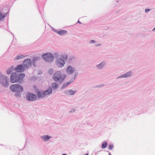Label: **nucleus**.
Masks as SVG:
<instances>
[{"label": "nucleus", "mask_w": 155, "mask_h": 155, "mask_svg": "<svg viewBox=\"0 0 155 155\" xmlns=\"http://www.w3.org/2000/svg\"><path fill=\"white\" fill-rule=\"evenodd\" d=\"M114 148V145L113 144H109V145L108 149L110 150Z\"/></svg>", "instance_id": "28"}, {"label": "nucleus", "mask_w": 155, "mask_h": 155, "mask_svg": "<svg viewBox=\"0 0 155 155\" xmlns=\"http://www.w3.org/2000/svg\"><path fill=\"white\" fill-rule=\"evenodd\" d=\"M37 95L32 93L28 92L26 94V98L29 101H34L36 100Z\"/></svg>", "instance_id": "6"}, {"label": "nucleus", "mask_w": 155, "mask_h": 155, "mask_svg": "<svg viewBox=\"0 0 155 155\" xmlns=\"http://www.w3.org/2000/svg\"><path fill=\"white\" fill-rule=\"evenodd\" d=\"M25 69V67L22 64L17 65L16 68H14V70L16 72L22 73L24 71Z\"/></svg>", "instance_id": "8"}, {"label": "nucleus", "mask_w": 155, "mask_h": 155, "mask_svg": "<svg viewBox=\"0 0 155 155\" xmlns=\"http://www.w3.org/2000/svg\"><path fill=\"white\" fill-rule=\"evenodd\" d=\"M75 70V68L71 65L68 66L66 69V72L68 74H72Z\"/></svg>", "instance_id": "12"}, {"label": "nucleus", "mask_w": 155, "mask_h": 155, "mask_svg": "<svg viewBox=\"0 0 155 155\" xmlns=\"http://www.w3.org/2000/svg\"><path fill=\"white\" fill-rule=\"evenodd\" d=\"M101 44H98L95 45V46L96 47H98V46H101Z\"/></svg>", "instance_id": "36"}, {"label": "nucleus", "mask_w": 155, "mask_h": 155, "mask_svg": "<svg viewBox=\"0 0 155 155\" xmlns=\"http://www.w3.org/2000/svg\"><path fill=\"white\" fill-rule=\"evenodd\" d=\"M104 84H100V85H96V86H95V87H99V88H101L102 87H103V86H104Z\"/></svg>", "instance_id": "29"}, {"label": "nucleus", "mask_w": 155, "mask_h": 155, "mask_svg": "<svg viewBox=\"0 0 155 155\" xmlns=\"http://www.w3.org/2000/svg\"><path fill=\"white\" fill-rule=\"evenodd\" d=\"M78 72H76L74 75V77H72V78L74 80L76 78V77L78 76Z\"/></svg>", "instance_id": "30"}, {"label": "nucleus", "mask_w": 155, "mask_h": 155, "mask_svg": "<svg viewBox=\"0 0 155 155\" xmlns=\"http://www.w3.org/2000/svg\"><path fill=\"white\" fill-rule=\"evenodd\" d=\"M41 58L40 57L37 56L35 57L31 61L32 64L35 67H36L35 65V62L37 61L40 60Z\"/></svg>", "instance_id": "15"}, {"label": "nucleus", "mask_w": 155, "mask_h": 155, "mask_svg": "<svg viewBox=\"0 0 155 155\" xmlns=\"http://www.w3.org/2000/svg\"><path fill=\"white\" fill-rule=\"evenodd\" d=\"M36 93L38 97V99L43 98L45 97V95L43 94V91H39L38 90Z\"/></svg>", "instance_id": "16"}, {"label": "nucleus", "mask_w": 155, "mask_h": 155, "mask_svg": "<svg viewBox=\"0 0 155 155\" xmlns=\"http://www.w3.org/2000/svg\"><path fill=\"white\" fill-rule=\"evenodd\" d=\"M52 92V89L51 87L49 86L46 91H43V94L45 95V97L47 95L51 94Z\"/></svg>", "instance_id": "13"}, {"label": "nucleus", "mask_w": 155, "mask_h": 155, "mask_svg": "<svg viewBox=\"0 0 155 155\" xmlns=\"http://www.w3.org/2000/svg\"><path fill=\"white\" fill-rule=\"evenodd\" d=\"M76 110V109L75 108H74L72 110H70L69 111V113H73L75 112Z\"/></svg>", "instance_id": "31"}, {"label": "nucleus", "mask_w": 155, "mask_h": 155, "mask_svg": "<svg viewBox=\"0 0 155 155\" xmlns=\"http://www.w3.org/2000/svg\"><path fill=\"white\" fill-rule=\"evenodd\" d=\"M74 80L73 79L71 78L69 81H68L67 82V83H68V84L69 85L70 84L72 83H73Z\"/></svg>", "instance_id": "26"}, {"label": "nucleus", "mask_w": 155, "mask_h": 155, "mask_svg": "<svg viewBox=\"0 0 155 155\" xmlns=\"http://www.w3.org/2000/svg\"><path fill=\"white\" fill-rule=\"evenodd\" d=\"M54 55L55 58H57L58 57V54L57 53H54Z\"/></svg>", "instance_id": "35"}, {"label": "nucleus", "mask_w": 155, "mask_h": 155, "mask_svg": "<svg viewBox=\"0 0 155 155\" xmlns=\"http://www.w3.org/2000/svg\"><path fill=\"white\" fill-rule=\"evenodd\" d=\"M53 30L54 32L58 34V32L59 31H58L57 30L55 29L54 28H53Z\"/></svg>", "instance_id": "34"}, {"label": "nucleus", "mask_w": 155, "mask_h": 155, "mask_svg": "<svg viewBox=\"0 0 155 155\" xmlns=\"http://www.w3.org/2000/svg\"><path fill=\"white\" fill-rule=\"evenodd\" d=\"M22 64L27 69L31 66L32 64L31 60L30 58H27L23 61Z\"/></svg>", "instance_id": "9"}, {"label": "nucleus", "mask_w": 155, "mask_h": 155, "mask_svg": "<svg viewBox=\"0 0 155 155\" xmlns=\"http://www.w3.org/2000/svg\"><path fill=\"white\" fill-rule=\"evenodd\" d=\"M9 78L0 72V83L1 84L5 87H7L9 84Z\"/></svg>", "instance_id": "4"}, {"label": "nucleus", "mask_w": 155, "mask_h": 155, "mask_svg": "<svg viewBox=\"0 0 155 155\" xmlns=\"http://www.w3.org/2000/svg\"><path fill=\"white\" fill-rule=\"evenodd\" d=\"M74 58V57H71L70 58H69V59H70V60H71Z\"/></svg>", "instance_id": "37"}, {"label": "nucleus", "mask_w": 155, "mask_h": 155, "mask_svg": "<svg viewBox=\"0 0 155 155\" xmlns=\"http://www.w3.org/2000/svg\"><path fill=\"white\" fill-rule=\"evenodd\" d=\"M133 74V73L131 71H128L124 74L120 75L116 79L122 78H127L131 77Z\"/></svg>", "instance_id": "10"}, {"label": "nucleus", "mask_w": 155, "mask_h": 155, "mask_svg": "<svg viewBox=\"0 0 155 155\" xmlns=\"http://www.w3.org/2000/svg\"><path fill=\"white\" fill-rule=\"evenodd\" d=\"M25 75L24 73L18 74L16 72L12 73L10 77V81L12 83H18L21 84L22 83L23 79Z\"/></svg>", "instance_id": "1"}, {"label": "nucleus", "mask_w": 155, "mask_h": 155, "mask_svg": "<svg viewBox=\"0 0 155 155\" xmlns=\"http://www.w3.org/2000/svg\"><path fill=\"white\" fill-rule=\"evenodd\" d=\"M61 57L63 59V60H64V61L66 60L68 58V55L67 54L62 55L61 56Z\"/></svg>", "instance_id": "23"}, {"label": "nucleus", "mask_w": 155, "mask_h": 155, "mask_svg": "<svg viewBox=\"0 0 155 155\" xmlns=\"http://www.w3.org/2000/svg\"><path fill=\"white\" fill-rule=\"evenodd\" d=\"M76 92V90H72V89H67L64 92V93L67 96L73 95Z\"/></svg>", "instance_id": "11"}, {"label": "nucleus", "mask_w": 155, "mask_h": 155, "mask_svg": "<svg viewBox=\"0 0 155 155\" xmlns=\"http://www.w3.org/2000/svg\"><path fill=\"white\" fill-rule=\"evenodd\" d=\"M67 75L63 74L60 71L55 72L53 76V79L55 82L58 83L59 84L63 83Z\"/></svg>", "instance_id": "2"}, {"label": "nucleus", "mask_w": 155, "mask_h": 155, "mask_svg": "<svg viewBox=\"0 0 155 155\" xmlns=\"http://www.w3.org/2000/svg\"><path fill=\"white\" fill-rule=\"evenodd\" d=\"M41 138L42 140L44 141H47L51 138V137L48 135H43L41 136Z\"/></svg>", "instance_id": "17"}, {"label": "nucleus", "mask_w": 155, "mask_h": 155, "mask_svg": "<svg viewBox=\"0 0 155 155\" xmlns=\"http://www.w3.org/2000/svg\"><path fill=\"white\" fill-rule=\"evenodd\" d=\"M67 33V31L65 30H61L58 32V34L62 36L65 35Z\"/></svg>", "instance_id": "18"}, {"label": "nucleus", "mask_w": 155, "mask_h": 155, "mask_svg": "<svg viewBox=\"0 0 155 155\" xmlns=\"http://www.w3.org/2000/svg\"><path fill=\"white\" fill-rule=\"evenodd\" d=\"M24 57V56L23 55H19L18 56H17L15 58H16L17 60H18L21 59Z\"/></svg>", "instance_id": "24"}, {"label": "nucleus", "mask_w": 155, "mask_h": 155, "mask_svg": "<svg viewBox=\"0 0 155 155\" xmlns=\"http://www.w3.org/2000/svg\"><path fill=\"white\" fill-rule=\"evenodd\" d=\"M111 155L110 153V152H109V155Z\"/></svg>", "instance_id": "41"}, {"label": "nucleus", "mask_w": 155, "mask_h": 155, "mask_svg": "<svg viewBox=\"0 0 155 155\" xmlns=\"http://www.w3.org/2000/svg\"><path fill=\"white\" fill-rule=\"evenodd\" d=\"M62 155H67V154H66L65 153H63Z\"/></svg>", "instance_id": "40"}, {"label": "nucleus", "mask_w": 155, "mask_h": 155, "mask_svg": "<svg viewBox=\"0 0 155 155\" xmlns=\"http://www.w3.org/2000/svg\"><path fill=\"white\" fill-rule=\"evenodd\" d=\"M68 86V83L67 82H64L62 85L61 89V90L64 89Z\"/></svg>", "instance_id": "22"}, {"label": "nucleus", "mask_w": 155, "mask_h": 155, "mask_svg": "<svg viewBox=\"0 0 155 155\" xmlns=\"http://www.w3.org/2000/svg\"><path fill=\"white\" fill-rule=\"evenodd\" d=\"M41 56L43 59L48 62H51L54 60L53 55L50 53H46L43 54Z\"/></svg>", "instance_id": "5"}, {"label": "nucleus", "mask_w": 155, "mask_h": 155, "mask_svg": "<svg viewBox=\"0 0 155 155\" xmlns=\"http://www.w3.org/2000/svg\"><path fill=\"white\" fill-rule=\"evenodd\" d=\"M55 62L56 65L60 68L63 67L65 64L64 60H63L61 58H57Z\"/></svg>", "instance_id": "7"}, {"label": "nucleus", "mask_w": 155, "mask_h": 155, "mask_svg": "<svg viewBox=\"0 0 155 155\" xmlns=\"http://www.w3.org/2000/svg\"><path fill=\"white\" fill-rule=\"evenodd\" d=\"M10 90L13 92H15V96L17 97H21L22 92L24 91L23 87L19 84H13L11 85Z\"/></svg>", "instance_id": "3"}, {"label": "nucleus", "mask_w": 155, "mask_h": 155, "mask_svg": "<svg viewBox=\"0 0 155 155\" xmlns=\"http://www.w3.org/2000/svg\"><path fill=\"white\" fill-rule=\"evenodd\" d=\"M152 31H155V27L152 30Z\"/></svg>", "instance_id": "38"}, {"label": "nucleus", "mask_w": 155, "mask_h": 155, "mask_svg": "<svg viewBox=\"0 0 155 155\" xmlns=\"http://www.w3.org/2000/svg\"><path fill=\"white\" fill-rule=\"evenodd\" d=\"M107 142L105 141H103L102 144L101 145V148L102 149H105V148L107 145Z\"/></svg>", "instance_id": "21"}, {"label": "nucleus", "mask_w": 155, "mask_h": 155, "mask_svg": "<svg viewBox=\"0 0 155 155\" xmlns=\"http://www.w3.org/2000/svg\"><path fill=\"white\" fill-rule=\"evenodd\" d=\"M51 86V87L54 90L56 89L58 87V84L56 82L52 83Z\"/></svg>", "instance_id": "19"}, {"label": "nucleus", "mask_w": 155, "mask_h": 155, "mask_svg": "<svg viewBox=\"0 0 155 155\" xmlns=\"http://www.w3.org/2000/svg\"><path fill=\"white\" fill-rule=\"evenodd\" d=\"M53 70L51 68L49 70L48 73L50 74V75L52 74L53 73Z\"/></svg>", "instance_id": "27"}, {"label": "nucleus", "mask_w": 155, "mask_h": 155, "mask_svg": "<svg viewBox=\"0 0 155 155\" xmlns=\"http://www.w3.org/2000/svg\"><path fill=\"white\" fill-rule=\"evenodd\" d=\"M6 15V14L3 15L1 13V14L0 15V21H1L2 19H4Z\"/></svg>", "instance_id": "25"}, {"label": "nucleus", "mask_w": 155, "mask_h": 155, "mask_svg": "<svg viewBox=\"0 0 155 155\" xmlns=\"http://www.w3.org/2000/svg\"><path fill=\"white\" fill-rule=\"evenodd\" d=\"M150 11V9L149 8H146L145 9V12L147 13Z\"/></svg>", "instance_id": "33"}, {"label": "nucleus", "mask_w": 155, "mask_h": 155, "mask_svg": "<svg viewBox=\"0 0 155 155\" xmlns=\"http://www.w3.org/2000/svg\"><path fill=\"white\" fill-rule=\"evenodd\" d=\"M96 42V41L94 40H92L90 41L89 42V43L90 44H93L95 43Z\"/></svg>", "instance_id": "32"}, {"label": "nucleus", "mask_w": 155, "mask_h": 155, "mask_svg": "<svg viewBox=\"0 0 155 155\" xmlns=\"http://www.w3.org/2000/svg\"><path fill=\"white\" fill-rule=\"evenodd\" d=\"M106 64V63L105 62L103 61L100 64L96 65V67L97 69H102L104 68Z\"/></svg>", "instance_id": "14"}, {"label": "nucleus", "mask_w": 155, "mask_h": 155, "mask_svg": "<svg viewBox=\"0 0 155 155\" xmlns=\"http://www.w3.org/2000/svg\"><path fill=\"white\" fill-rule=\"evenodd\" d=\"M14 70L13 67V66H12L11 67L9 68L7 71V74H9L11 73V72L12 71Z\"/></svg>", "instance_id": "20"}, {"label": "nucleus", "mask_w": 155, "mask_h": 155, "mask_svg": "<svg viewBox=\"0 0 155 155\" xmlns=\"http://www.w3.org/2000/svg\"><path fill=\"white\" fill-rule=\"evenodd\" d=\"M77 23H79L80 24H81V22H80L79 20L78 21Z\"/></svg>", "instance_id": "39"}]
</instances>
